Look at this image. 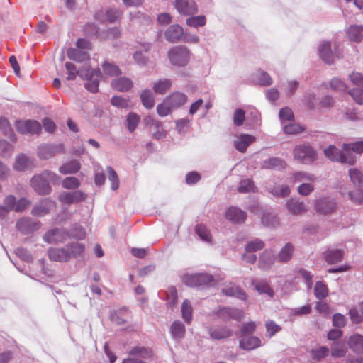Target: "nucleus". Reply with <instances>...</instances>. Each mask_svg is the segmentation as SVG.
<instances>
[{
	"label": "nucleus",
	"mask_w": 363,
	"mask_h": 363,
	"mask_svg": "<svg viewBox=\"0 0 363 363\" xmlns=\"http://www.w3.org/2000/svg\"><path fill=\"white\" fill-rule=\"evenodd\" d=\"M84 250L82 244L73 242L64 247H50L48 250V258L53 262H67L71 258H77L81 256Z\"/></svg>",
	"instance_id": "1"
},
{
	"label": "nucleus",
	"mask_w": 363,
	"mask_h": 363,
	"mask_svg": "<svg viewBox=\"0 0 363 363\" xmlns=\"http://www.w3.org/2000/svg\"><path fill=\"white\" fill-rule=\"evenodd\" d=\"M59 177L50 171H45L40 174L34 176L30 179V186L34 191L40 195L48 194L51 191L49 182H55Z\"/></svg>",
	"instance_id": "2"
},
{
	"label": "nucleus",
	"mask_w": 363,
	"mask_h": 363,
	"mask_svg": "<svg viewBox=\"0 0 363 363\" xmlns=\"http://www.w3.org/2000/svg\"><path fill=\"white\" fill-rule=\"evenodd\" d=\"M294 157L303 164H310L317 159V153L307 145H296L293 150Z\"/></svg>",
	"instance_id": "3"
},
{
	"label": "nucleus",
	"mask_w": 363,
	"mask_h": 363,
	"mask_svg": "<svg viewBox=\"0 0 363 363\" xmlns=\"http://www.w3.org/2000/svg\"><path fill=\"white\" fill-rule=\"evenodd\" d=\"M168 55L172 64L185 66L189 62L190 52L186 47L177 46L169 52Z\"/></svg>",
	"instance_id": "4"
},
{
	"label": "nucleus",
	"mask_w": 363,
	"mask_h": 363,
	"mask_svg": "<svg viewBox=\"0 0 363 363\" xmlns=\"http://www.w3.org/2000/svg\"><path fill=\"white\" fill-rule=\"evenodd\" d=\"M325 155L332 161L339 162L348 164H354L356 162L354 157L347 155L342 150H340L334 145H330L324 151Z\"/></svg>",
	"instance_id": "5"
},
{
	"label": "nucleus",
	"mask_w": 363,
	"mask_h": 363,
	"mask_svg": "<svg viewBox=\"0 0 363 363\" xmlns=\"http://www.w3.org/2000/svg\"><path fill=\"white\" fill-rule=\"evenodd\" d=\"M213 281V277L206 273L186 275L184 278L185 284L191 287L206 286L210 284Z\"/></svg>",
	"instance_id": "6"
},
{
	"label": "nucleus",
	"mask_w": 363,
	"mask_h": 363,
	"mask_svg": "<svg viewBox=\"0 0 363 363\" xmlns=\"http://www.w3.org/2000/svg\"><path fill=\"white\" fill-rule=\"evenodd\" d=\"M16 130L21 134H39L41 132V125L37 121H18L16 123Z\"/></svg>",
	"instance_id": "7"
},
{
	"label": "nucleus",
	"mask_w": 363,
	"mask_h": 363,
	"mask_svg": "<svg viewBox=\"0 0 363 363\" xmlns=\"http://www.w3.org/2000/svg\"><path fill=\"white\" fill-rule=\"evenodd\" d=\"M16 228L23 234L32 233L41 227L39 220H33L31 218L23 217L19 219L16 223Z\"/></svg>",
	"instance_id": "8"
},
{
	"label": "nucleus",
	"mask_w": 363,
	"mask_h": 363,
	"mask_svg": "<svg viewBox=\"0 0 363 363\" xmlns=\"http://www.w3.org/2000/svg\"><path fill=\"white\" fill-rule=\"evenodd\" d=\"M62 152H64L62 144L41 145L38 150V155L41 160H48Z\"/></svg>",
	"instance_id": "9"
},
{
	"label": "nucleus",
	"mask_w": 363,
	"mask_h": 363,
	"mask_svg": "<svg viewBox=\"0 0 363 363\" xmlns=\"http://www.w3.org/2000/svg\"><path fill=\"white\" fill-rule=\"evenodd\" d=\"M69 238V233L59 228H54L46 232L43 240L48 244H57L65 242Z\"/></svg>",
	"instance_id": "10"
},
{
	"label": "nucleus",
	"mask_w": 363,
	"mask_h": 363,
	"mask_svg": "<svg viewBox=\"0 0 363 363\" xmlns=\"http://www.w3.org/2000/svg\"><path fill=\"white\" fill-rule=\"evenodd\" d=\"M174 6L180 14L184 16L193 15L198 11L194 0H175Z\"/></svg>",
	"instance_id": "11"
},
{
	"label": "nucleus",
	"mask_w": 363,
	"mask_h": 363,
	"mask_svg": "<svg viewBox=\"0 0 363 363\" xmlns=\"http://www.w3.org/2000/svg\"><path fill=\"white\" fill-rule=\"evenodd\" d=\"M86 198V194L81 191H74L72 192H62L59 195L58 199L63 204L71 205L73 203L84 201Z\"/></svg>",
	"instance_id": "12"
},
{
	"label": "nucleus",
	"mask_w": 363,
	"mask_h": 363,
	"mask_svg": "<svg viewBox=\"0 0 363 363\" xmlns=\"http://www.w3.org/2000/svg\"><path fill=\"white\" fill-rule=\"evenodd\" d=\"M55 206V203L53 201L45 199L33 208L31 213L34 216L43 217L48 214Z\"/></svg>",
	"instance_id": "13"
},
{
	"label": "nucleus",
	"mask_w": 363,
	"mask_h": 363,
	"mask_svg": "<svg viewBox=\"0 0 363 363\" xmlns=\"http://www.w3.org/2000/svg\"><path fill=\"white\" fill-rule=\"evenodd\" d=\"M65 68L67 71V79L68 80L75 79L77 75H79L82 79H88L91 77L90 69H82L77 70L76 66L69 62L65 63Z\"/></svg>",
	"instance_id": "14"
},
{
	"label": "nucleus",
	"mask_w": 363,
	"mask_h": 363,
	"mask_svg": "<svg viewBox=\"0 0 363 363\" xmlns=\"http://www.w3.org/2000/svg\"><path fill=\"white\" fill-rule=\"evenodd\" d=\"M334 201L328 199H320L316 201L315 208L318 213L328 214L335 209Z\"/></svg>",
	"instance_id": "15"
},
{
	"label": "nucleus",
	"mask_w": 363,
	"mask_h": 363,
	"mask_svg": "<svg viewBox=\"0 0 363 363\" xmlns=\"http://www.w3.org/2000/svg\"><path fill=\"white\" fill-rule=\"evenodd\" d=\"M255 141V138L251 135L242 134L235 140V147L240 152H245L250 144Z\"/></svg>",
	"instance_id": "16"
},
{
	"label": "nucleus",
	"mask_w": 363,
	"mask_h": 363,
	"mask_svg": "<svg viewBox=\"0 0 363 363\" xmlns=\"http://www.w3.org/2000/svg\"><path fill=\"white\" fill-rule=\"evenodd\" d=\"M166 99L173 109H176L186 104L187 101V96L180 91H174L169 95Z\"/></svg>",
	"instance_id": "17"
},
{
	"label": "nucleus",
	"mask_w": 363,
	"mask_h": 363,
	"mask_svg": "<svg viewBox=\"0 0 363 363\" xmlns=\"http://www.w3.org/2000/svg\"><path fill=\"white\" fill-rule=\"evenodd\" d=\"M286 206L288 211L293 215H300L307 211L305 203L294 198L288 200Z\"/></svg>",
	"instance_id": "18"
},
{
	"label": "nucleus",
	"mask_w": 363,
	"mask_h": 363,
	"mask_svg": "<svg viewBox=\"0 0 363 363\" xmlns=\"http://www.w3.org/2000/svg\"><path fill=\"white\" fill-rule=\"evenodd\" d=\"M226 218L235 223H243L247 217L246 213L237 207H230L225 214Z\"/></svg>",
	"instance_id": "19"
},
{
	"label": "nucleus",
	"mask_w": 363,
	"mask_h": 363,
	"mask_svg": "<svg viewBox=\"0 0 363 363\" xmlns=\"http://www.w3.org/2000/svg\"><path fill=\"white\" fill-rule=\"evenodd\" d=\"M363 26L351 25L346 30V35L350 42L360 43L363 39Z\"/></svg>",
	"instance_id": "20"
},
{
	"label": "nucleus",
	"mask_w": 363,
	"mask_h": 363,
	"mask_svg": "<svg viewBox=\"0 0 363 363\" xmlns=\"http://www.w3.org/2000/svg\"><path fill=\"white\" fill-rule=\"evenodd\" d=\"M183 35V28L179 25L170 26L165 32L166 39L172 43H176L179 41Z\"/></svg>",
	"instance_id": "21"
},
{
	"label": "nucleus",
	"mask_w": 363,
	"mask_h": 363,
	"mask_svg": "<svg viewBox=\"0 0 363 363\" xmlns=\"http://www.w3.org/2000/svg\"><path fill=\"white\" fill-rule=\"evenodd\" d=\"M133 86L132 80L127 77H119L112 81L111 86L113 89L125 92L129 91Z\"/></svg>",
	"instance_id": "22"
},
{
	"label": "nucleus",
	"mask_w": 363,
	"mask_h": 363,
	"mask_svg": "<svg viewBox=\"0 0 363 363\" xmlns=\"http://www.w3.org/2000/svg\"><path fill=\"white\" fill-rule=\"evenodd\" d=\"M318 52L320 57L326 64L330 65L333 62L334 57L329 42L321 43L318 48Z\"/></svg>",
	"instance_id": "23"
},
{
	"label": "nucleus",
	"mask_w": 363,
	"mask_h": 363,
	"mask_svg": "<svg viewBox=\"0 0 363 363\" xmlns=\"http://www.w3.org/2000/svg\"><path fill=\"white\" fill-rule=\"evenodd\" d=\"M347 344L349 347L355 353H362L363 351V336L359 334H354L350 337Z\"/></svg>",
	"instance_id": "24"
},
{
	"label": "nucleus",
	"mask_w": 363,
	"mask_h": 363,
	"mask_svg": "<svg viewBox=\"0 0 363 363\" xmlns=\"http://www.w3.org/2000/svg\"><path fill=\"white\" fill-rule=\"evenodd\" d=\"M240 347L245 350H252L261 346V340L255 336L242 338L240 340Z\"/></svg>",
	"instance_id": "25"
},
{
	"label": "nucleus",
	"mask_w": 363,
	"mask_h": 363,
	"mask_svg": "<svg viewBox=\"0 0 363 363\" xmlns=\"http://www.w3.org/2000/svg\"><path fill=\"white\" fill-rule=\"evenodd\" d=\"M342 148L347 155H351V152L361 155L363 153V140L344 143L342 146Z\"/></svg>",
	"instance_id": "26"
},
{
	"label": "nucleus",
	"mask_w": 363,
	"mask_h": 363,
	"mask_svg": "<svg viewBox=\"0 0 363 363\" xmlns=\"http://www.w3.org/2000/svg\"><path fill=\"white\" fill-rule=\"evenodd\" d=\"M90 73L91 77L86 79L88 82L86 83L85 86L89 91L96 93L99 91V80L98 79L93 78L94 76L97 78L101 77L102 75L99 69L94 71L90 69Z\"/></svg>",
	"instance_id": "27"
},
{
	"label": "nucleus",
	"mask_w": 363,
	"mask_h": 363,
	"mask_svg": "<svg viewBox=\"0 0 363 363\" xmlns=\"http://www.w3.org/2000/svg\"><path fill=\"white\" fill-rule=\"evenodd\" d=\"M219 315L223 318H231L236 320H240L244 318V312L242 310L230 308H223L218 312Z\"/></svg>",
	"instance_id": "28"
},
{
	"label": "nucleus",
	"mask_w": 363,
	"mask_h": 363,
	"mask_svg": "<svg viewBox=\"0 0 363 363\" xmlns=\"http://www.w3.org/2000/svg\"><path fill=\"white\" fill-rule=\"evenodd\" d=\"M274 257L272 251L264 250L260 257L259 267L262 269H267L274 264Z\"/></svg>",
	"instance_id": "29"
},
{
	"label": "nucleus",
	"mask_w": 363,
	"mask_h": 363,
	"mask_svg": "<svg viewBox=\"0 0 363 363\" xmlns=\"http://www.w3.org/2000/svg\"><path fill=\"white\" fill-rule=\"evenodd\" d=\"M172 85V82L170 79H160L154 84L153 90L156 94L163 95L170 89Z\"/></svg>",
	"instance_id": "30"
},
{
	"label": "nucleus",
	"mask_w": 363,
	"mask_h": 363,
	"mask_svg": "<svg viewBox=\"0 0 363 363\" xmlns=\"http://www.w3.org/2000/svg\"><path fill=\"white\" fill-rule=\"evenodd\" d=\"M32 166L31 161L24 154H19L16 157L13 168L18 171H23Z\"/></svg>",
	"instance_id": "31"
},
{
	"label": "nucleus",
	"mask_w": 363,
	"mask_h": 363,
	"mask_svg": "<svg viewBox=\"0 0 363 363\" xmlns=\"http://www.w3.org/2000/svg\"><path fill=\"white\" fill-rule=\"evenodd\" d=\"M347 348L345 343L340 342H334L331 346L330 354L335 359L342 358L345 356Z\"/></svg>",
	"instance_id": "32"
},
{
	"label": "nucleus",
	"mask_w": 363,
	"mask_h": 363,
	"mask_svg": "<svg viewBox=\"0 0 363 363\" xmlns=\"http://www.w3.org/2000/svg\"><path fill=\"white\" fill-rule=\"evenodd\" d=\"M81 167V164L77 160H72L60 167L59 171L63 174H74L77 172Z\"/></svg>",
	"instance_id": "33"
},
{
	"label": "nucleus",
	"mask_w": 363,
	"mask_h": 363,
	"mask_svg": "<svg viewBox=\"0 0 363 363\" xmlns=\"http://www.w3.org/2000/svg\"><path fill=\"white\" fill-rule=\"evenodd\" d=\"M294 249V246L288 242L280 250L278 259L281 262H287L292 257Z\"/></svg>",
	"instance_id": "34"
},
{
	"label": "nucleus",
	"mask_w": 363,
	"mask_h": 363,
	"mask_svg": "<svg viewBox=\"0 0 363 363\" xmlns=\"http://www.w3.org/2000/svg\"><path fill=\"white\" fill-rule=\"evenodd\" d=\"M170 332L174 338L182 339L185 335V327L182 323L176 320L171 325Z\"/></svg>",
	"instance_id": "35"
},
{
	"label": "nucleus",
	"mask_w": 363,
	"mask_h": 363,
	"mask_svg": "<svg viewBox=\"0 0 363 363\" xmlns=\"http://www.w3.org/2000/svg\"><path fill=\"white\" fill-rule=\"evenodd\" d=\"M344 252L341 250H328L326 252L325 261L330 264H335L343 259Z\"/></svg>",
	"instance_id": "36"
},
{
	"label": "nucleus",
	"mask_w": 363,
	"mask_h": 363,
	"mask_svg": "<svg viewBox=\"0 0 363 363\" xmlns=\"http://www.w3.org/2000/svg\"><path fill=\"white\" fill-rule=\"evenodd\" d=\"M140 99L143 105L147 109H151L155 105V99L152 91L145 89L140 94Z\"/></svg>",
	"instance_id": "37"
},
{
	"label": "nucleus",
	"mask_w": 363,
	"mask_h": 363,
	"mask_svg": "<svg viewBox=\"0 0 363 363\" xmlns=\"http://www.w3.org/2000/svg\"><path fill=\"white\" fill-rule=\"evenodd\" d=\"M0 130L6 136L9 137L11 140H16L14 132L7 118L4 117L0 118Z\"/></svg>",
	"instance_id": "38"
},
{
	"label": "nucleus",
	"mask_w": 363,
	"mask_h": 363,
	"mask_svg": "<svg viewBox=\"0 0 363 363\" xmlns=\"http://www.w3.org/2000/svg\"><path fill=\"white\" fill-rule=\"evenodd\" d=\"M223 293L227 296H236L242 300H246L247 294L238 286L233 285L227 289H223Z\"/></svg>",
	"instance_id": "39"
},
{
	"label": "nucleus",
	"mask_w": 363,
	"mask_h": 363,
	"mask_svg": "<svg viewBox=\"0 0 363 363\" xmlns=\"http://www.w3.org/2000/svg\"><path fill=\"white\" fill-rule=\"evenodd\" d=\"M67 57L70 60L82 62L89 59V55L86 52L78 50L74 48H70L67 50Z\"/></svg>",
	"instance_id": "40"
},
{
	"label": "nucleus",
	"mask_w": 363,
	"mask_h": 363,
	"mask_svg": "<svg viewBox=\"0 0 363 363\" xmlns=\"http://www.w3.org/2000/svg\"><path fill=\"white\" fill-rule=\"evenodd\" d=\"M102 68L104 74L110 77H116L121 74V71L117 65L108 62H105L102 65Z\"/></svg>",
	"instance_id": "41"
},
{
	"label": "nucleus",
	"mask_w": 363,
	"mask_h": 363,
	"mask_svg": "<svg viewBox=\"0 0 363 363\" xmlns=\"http://www.w3.org/2000/svg\"><path fill=\"white\" fill-rule=\"evenodd\" d=\"M286 163L279 158L273 157L264 161V167L268 169H284Z\"/></svg>",
	"instance_id": "42"
},
{
	"label": "nucleus",
	"mask_w": 363,
	"mask_h": 363,
	"mask_svg": "<svg viewBox=\"0 0 363 363\" xmlns=\"http://www.w3.org/2000/svg\"><path fill=\"white\" fill-rule=\"evenodd\" d=\"M182 315L186 323H190L192 319V307L189 300H184L182 306Z\"/></svg>",
	"instance_id": "43"
},
{
	"label": "nucleus",
	"mask_w": 363,
	"mask_h": 363,
	"mask_svg": "<svg viewBox=\"0 0 363 363\" xmlns=\"http://www.w3.org/2000/svg\"><path fill=\"white\" fill-rule=\"evenodd\" d=\"M238 191L242 194L250 191L255 192L256 191V187L251 179H245L240 181L238 187Z\"/></svg>",
	"instance_id": "44"
},
{
	"label": "nucleus",
	"mask_w": 363,
	"mask_h": 363,
	"mask_svg": "<svg viewBox=\"0 0 363 363\" xmlns=\"http://www.w3.org/2000/svg\"><path fill=\"white\" fill-rule=\"evenodd\" d=\"M252 284L255 286V289L259 294H266L269 297H273L274 291L270 287L269 284L265 281L257 282L254 281Z\"/></svg>",
	"instance_id": "45"
},
{
	"label": "nucleus",
	"mask_w": 363,
	"mask_h": 363,
	"mask_svg": "<svg viewBox=\"0 0 363 363\" xmlns=\"http://www.w3.org/2000/svg\"><path fill=\"white\" fill-rule=\"evenodd\" d=\"M140 121V117L135 113H130L127 116L126 122L128 125V129L130 133H133L136 129L139 122Z\"/></svg>",
	"instance_id": "46"
},
{
	"label": "nucleus",
	"mask_w": 363,
	"mask_h": 363,
	"mask_svg": "<svg viewBox=\"0 0 363 363\" xmlns=\"http://www.w3.org/2000/svg\"><path fill=\"white\" fill-rule=\"evenodd\" d=\"M329 349L327 347L322 346L317 349H313L311 351L313 359L320 361L329 354Z\"/></svg>",
	"instance_id": "47"
},
{
	"label": "nucleus",
	"mask_w": 363,
	"mask_h": 363,
	"mask_svg": "<svg viewBox=\"0 0 363 363\" xmlns=\"http://www.w3.org/2000/svg\"><path fill=\"white\" fill-rule=\"evenodd\" d=\"M210 335L213 339H224L231 335V331L225 328L211 330Z\"/></svg>",
	"instance_id": "48"
},
{
	"label": "nucleus",
	"mask_w": 363,
	"mask_h": 363,
	"mask_svg": "<svg viewBox=\"0 0 363 363\" xmlns=\"http://www.w3.org/2000/svg\"><path fill=\"white\" fill-rule=\"evenodd\" d=\"M196 234L204 241L211 242V235L210 231L203 224H198L195 227Z\"/></svg>",
	"instance_id": "49"
},
{
	"label": "nucleus",
	"mask_w": 363,
	"mask_h": 363,
	"mask_svg": "<svg viewBox=\"0 0 363 363\" xmlns=\"http://www.w3.org/2000/svg\"><path fill=\"white\" fill-rule=\"evenodd\" d=\"M314 294L315 297L322 300L328 296V288L325 284L321 281H318L314 286Z\"/></svg>",
	"instance_id": "50"
},
{
	"label": "nucleus",
	"mask_w": 363,
	"mask_h": 363,
	"mask_svg": "<svg viewBox=\"0 0 363 363\" xmlns=\"http://www.w3.org/2000/svg\"><path fill=\"white\" fill-rule=\"evenodd\" d=\"M270 193L277 197H286L290 194V188L287 185H279L272 188Z\"/></svg>",
	"instance_id": "51"
},
{
	"label": "nucleus",
	"mask_w": 363,
	"mask_h": 363,
	"mask_svg": "<svg viewBox=\"0 0 363 363\" xmlns=\"http://www.w3.org/2000/svg\"><path fill=\"white\" fill-rule=\"evenodd\" d=\"M173 108L165 99L164 101L157 106V112L160 117H165L172 113Z\"/></svg>",
	"instance_id": "52"
},
{
	"label": "nucleus",
	"mask_w": 363,
	"mask_h": 363,
	"mask_svg": "<svg viewBox=\"0 0 363 363\" xmlns=\"http://www.w3.org/2000/svg\"><path fill=\"white\" fill-rule=\"evenodd\" d=\"M206 18L205 16H192L186 19V24L190 27L197 28L205 26Z\"/></svg>",
	"instance_id": "53"
},
{
	"label": "nucleus",
	"mask_w": 363,
	"mask_h": 363,
	"mask_svg": "<svg viewBox=\"0 0 363 363\" xmlns=\"http://www.w3.org/2000/svg\"><path fill=\"white\" fill-rule=\"evenodd\" d=\"M130 356H138L139 358L147 359L151 357V351L145 348L135 347L129 352Z\"/></svg>",
	"instance_id": "54"
},
{
	"label": "nucleus",
	"mask_w": 363,
	"mask_h": 363,
	"mask_svg": "<svg viewBox=\"0 0 363 363\" xmlns=\"http://www.w3.org/2000/svg\"><path fill=\"white\" fill-rule=\"evenodd\" d=\"M315 177L313 174L303 172H296L294 174L291 182H301L303 181H314Z\"/></svg>",
	"instance_id": "55"
},
{
	"label": "nucleus",
	"mask_w": 363,
	"mask_h": 363,
	"mask_svg": "<svg viewBox=\"0 0 363 363\" xmlns=\"http://www.w3.org/2000/svg\"><path fill=\"white\" fill-rule=\"evenodd\" d=\"M349 175L351 182L357 185L360 186L363 183V174L357 169H350L349 171Z\"/></svg>",
	"instance_id": "56"
},
{
	"label": "nucleus",
	"mask_w": 363,
	"mask_h": 363,
	"mask_svg": "<svg viewBox=\"0 0 363 363\" xmlns=\"http://www.w3.org/2000/svg\"><path fill=\"white\" fill-rule=\"evenodd\" d=\"M264 247V243L263 241L255 239L247 243L245 247V250L247 252H253L262 250Z\"/></svg>",
	"instance_id": "57"
},
{
	"label": "nucleus",
	"mask_w": 363,
	"mask_h": 363,
	"mask_svg": "<svg viewBox=\"0 0 363 363\" xmlns=\"http://www.w3.org/2000/svg\"><path fill=\"white\" fill-rule=\"evenodd\" d=\"M79 185V180L74 177H67L62 181V186L67 189H76Z\"/></svg>",
	"instance_id": "58"
},
{
	"label": "nucleus",
	"mask_w": 363,
	"mask_h": 363,
	"mask_svg": "<svg viewBox=\"0 0 363 363\" xmlns=\"http://www.w3.org/2000/svg\"><path fill=\"white\" fill-rule=\"evenodd\" d=\"M245 120V112L242 108H236L233 113V123L235 126H241Z\"/></svg>",
	"instance_id": "59"
},
{
	"label": "nucleus",
	"mask_w": 363,
	"mask_h": 363,
	"mask_svg": "<svg viewBox=\"0 0 363 363\" xmlns=\"http://www.w3.org/2000/svg\"><path fill=\"white\" fill-rule=\"evenodd\" d=\"M266 330L268 336L272 337L275 335V333H278L281 330V327L277 324L274 321L269 320L265 323Z\"/></svg>",
	"instance_id": "60"
},
{
	"label": "nucleus",
	"mask_w": 363,
	"mask_h": 363,
	"mask_svg": "<svg viewBox=\"0 0 363 363\" xmlns=\"http://www.w3.org/2000/svg\"><path fill=\"white\" fill-rule=\"evenodd\" d=\"M111 104L118 108H128L130 101L121 96H114L111 100Z\"/></svg>",
	"instance_id": "61"
},
{
	"label": "nucleus",
	"mask_w": 363,
	"mask_h": 363,
	"mask_svg": "<svg viewBox=\"0 0 363 363\" xmlns=\"http://www.w3.org/2000/svg\"><path fill=\"white\" fill-rule=\"evenodd\" d=\"M107 171L108 174V179L111 182V188L113 190H116L119 186V180L118 175L115 170L111 167H107Z\"/></svg>",
	"instance_id": "62"
},
{
	"label": "nucleus",
	"mask_w": 363,
	"mask_h": 363,
	"mask_svg": "<svg viewBox=\"0 0 363 363\" xmlns=\"http://www.w3.org/2000/svg\"><path fill=\"white\" fill-rule=\"evenodd\" d=\"M106 16L110 23H114L121 17L122 12L118 9H109L106 11Z\"/></svg>",
	"instance_id": "63"
},
{
	"label": "nucleus",
	"mask_w": 363,
	"mask_h": 363,
	"mask_svg": "<svg viewBox=\"0 0 363 363\" xmlns=\"http://www.w3.org/2000/svg\"><path fill=\"white\" fill-rule=\"evenodd\" d=\"M349 94L352 96L354 101L358 104H363V89H352L350 90Z\"/></svg>",
	"instance_id": "64"
}]
</instances>
